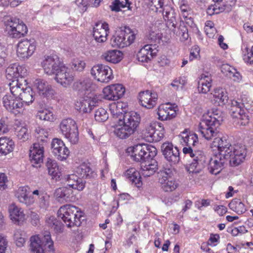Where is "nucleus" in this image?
Segmentation results:
<instances>
[{"label": "nucleus", "mask_w": 253, "mask_h": 253, "mask_svg": "<svg viewBox=\"0 0 253 253\" xmlns=\"http://www.w3.org/2000/svg\"><path fill=\"white\" fill-rule=\"evenodd\" d=\"M212 145L217 148L218 153L210 158L208 163L209 172L216 175L228 164L231 167H236L242 162L247 155L245 145L237 144L232 145L225 137H216Z\"/></svg>", "instance_id": "obj_1"}, {"label": "nucleus", "mask_w": 253, "mask_h": 253, "mask_svg": "<svg viewBox=\"0 0 253 253\" xmlns=\"http://www.w3.org/2000/svg\"><path fill=\"white\" fill-rule=\"evenodd\" d=\"M178 137L181 143L188 146L183 148V153L189 154L193 159L187 168V171L189 173H199L205 167L207 158L203 151L196 148L197 145L199 144L197 135L186 129L178 135Z\"/></svg>", "instance_id": "obj_2"}, {"label": "nucleus", "mask_w": 253, "mask_h": 253, "mask_svg": "<svg viewBox=\"0 0 253 253\" xmlns=\"http://www.w3.org/2000/svg\"><path fill=\"white\" fill-rule=\"evenodd\" d=\"M42 65L44 72L48 75H55L56 81L63 87H67L73 83L74 75L57 55L46 56L42 62Z\"/></svg>", "instance_id": "obj_3"}, {"label": "nucleus", "mask_w": 253, "mask_h": 253, "mask_svg": "<svg viewBox=\"0 0 253 253\" xmlns=\"http://www.w3.org/2000/svg\"><path fill=\"white\" fill-rule=\"evenodd\" d=\"M253 102L246 94H242L237 99L231 101L230 113L233 118L237 119L236 124L245 126L249 122L246 112L253 114Z\"/></svg>", "instance_id": "obj_4"}, {"label": "nucleus", "mask_w": 253, "mask_h": 253, "mask_svg": "<svg viewBox=\"0 0 253 253\" xmlns=\"http://www.w3.org/2000/svg\"><path fill=\"white\" fill-rule=\"evenodd\" d=\"M140 121L139 114L131 111L126 113L123 117V121L114 126V133L120 139H126L133 134L136 130Z\"/></svg>", "instance_id": "obj_5"}, {"label": "nucleus", "mask_w": 253, "mask_h": 253, "mask_svg": "<svg viewBox=\"0 0 253 253\" xmlns=\"http://www.w3.org/2000/svg\"><path fill=\"white\" fill-rule=\"evenodd\" d=\"M66 179L68 182L67 186L56 189L55 192L56 198L60 202H67L72 200V189L82 191L85 187V181L75 174L68 175Z\"/></svg>", "instance_id": "obj_6"}, {"label": "nucleus", "mask_w": 253, "mask_h": 253, "mask_svg": "<svg viewBox=\"0 0 253 253\" xmlns=\"http://www.w3.org/2000/svg\"><path fill=\"white\" fill-rule=\"evenodd\" d=\"M57 214L58 217L61 218L69 228L80 226L82 221L84 219V213L81 210L71 205L61 207L58 211Z\"/></svg>", "instance_id": "obj_7"}, {"label": "nucleus", "mask_w": 253, "mask_h": 253, "mask_svg": "<svg viewBox=\"0 0 253 253\" xmlns=\"http://www.w3.org/2000/svg\"><path fill=\"white\" fill-rule=\"evenodd\" d=\"M222 121V118L218 116V114L204 116L199 125V131L206 139L211 140L216 136L218 133L217 128Z\"/></svg>", "instance_id": "obj_8"}, {"label": "nucleus", "mask_w": 253, "mask_h": 253, "mask_svg": "<svg viewBox=\"0 0 253 253\" xmlns=\"http://www.w3.org/2000/svg\"><path fill=\"white\" fill-rule=\"evenodd\" d=\"M131 151V157L137 162H149L152 160L157 153V150L154 146L147 144H138L128 148Z\"/></svg>", "instance_id": "obj_9"}, {"label": "nucleus", "mask_w": 253, "mask_h": 253, "mask_svg": "<svg viewBox=\"0 0 253 253\" xmlns=\"http://www.w3.org/2000/svg\"><path fill=\"white\" fill-rule=\"evenodd\" d=\"M30 242V250L31 253H44V249H46V247L49 251H54L53 242L48 232H45L42 238L37 235L31 236Z\"/></svg>", "instance_id": "obj_10"}, {"label": "nucleus", "mask_w": 253, "mask_h": 253, "mask_svg": "<svg viewBox=\"0 0 253 253\" xmlns=\"http://www.w3.org/2000/svg\"><path fill=\"white\" fill-rule=\"evenodd\" d=\"M25 84L20 83L19 80H13L9 83L10 90L15 95H17L20 101L29 105L34 100V92L30 87L26 86Z\"/></svg>", "instance_id": "obj_11"}, {"label": "nucleus", "mask_w": 253, "mask_h": 253, "mask_svg": "<svg viewBox=\"0 0 253 253\" xmlns=\"http://www.w3.org/2000/svg\"><path fill=\"white\" fill-rule=\"evenodd\" d=\"M62 134L71 144H75L79 141V131L76 122L68 118L63 119L59 125Z\"/></svg>", "instance_id": "obj_12"}, {"label": "nucleus", "mask_w": 253, "mask_h": 253, "mask_svg": "<svg viewBox=\"0 0 253 253\" xmlns=\"http://www.w3.org/2000/svg\"><path fill=\"white\" fill-rule=\"evenodd\" d=\"M156 18L157 17L154 18L153 17H151V20L149 23H147V37L152 42L159 43L162 37V34L160 29L162 28L163 20L157 19ZM161 19L162 18H161Z\"/></svg>", "instance_id": "obj_13"}, {"label": "nucleus", "mask_w": 253, "mask_h": 253, "mask_svg": "<svg viewBox=\"0 0 253 253\" xmlns=\"http://www.w3.org/2000/svg\"><path fill=\"white\" fill-rule=\"evenodd\" d=\"M90 73L95 80L101 83H107L113 78L111 68L103 64L94 65L91 68Z\"/></svg>", "instance_id": "obj_14"}, {"label": "nucleus", "mask_w": 253, "mask_h": 253, "mask_svg": "<svg viewBox=\"0 0 253 253\" xmlns=\"http://www.w3.org/2000/svg\"><path fill=\"white\" fill-rule=\"evenodd\" d=\"M2 103L4 108L15 115L20 114L23 110V102L17 95L10 92V94L5 95L2 98Z\"/></svg>", "instance_id": "obj_15"}, {"label": "nucleus", "mask_w": 253, "mask_h": 253, "mask_svg": "<svg viewBox=\"0 0 253 253\" xmlns=\"http://www.w3.org/2000/svg\"><path fill=\"white\" fill-rule=\"evenodd\" d=\"M37 44L34 39L23 40L17 45V54L21 59L28 58L34 53Z\"/></svg>", "instance_id": "obj_16"}, {"label": "nucleus", "mask_w": 253, "mask_h": 253, "mask_svg": "<svg viewBox=\"0 0 253 253\" xmlns=\"http://www.w3.org/2000/svg\"><path fill=\"white\" fill-rule=\"evenodd\" d=\"M161 150L165 159L172 164H176L180 161L179 151L177 147L174 146L171 142L164 143Z\"/></svg>", "instance_id": "obj_17"}, {"label": "nucleus", "mask_w": 253, "mask_h": 253, "mask_svg": "<svg viewBox=\"0 0 253 253\" xmlns=\"http://www.w3.org/2000/svg\"><path fill=\"white\" fill-rule=\"evenodd\" d=\"M6 77L9 80H19L20 83L23 81L26 82V80L23 77L27 75V70L24 67L20 66L17 63L10 64L5 70Z\"/></svg>", "instance_id": "obj_18"}, {"label": "nucleus", "mask_w": 253, "mask_h": 253, "mask_svg": "<svg viewBox=\"0 0 253 253\" xmlns=\"http://www.w3.org/2000/svg\"><path fill=\"white\" fill-rule=\"evenodd\" d=\"M103 92L105 99L109 100H117L124 96L125 88L121 84H115L105 87Z\"/></svg>", "instance_id": "obj_19"}, {"label": "nucleus", "mask_w": 253, "mask_h": 253, "mask_svg": "<svg viewBox=\"0 0 253 253\" xmlns=\"http://www.w3.org/2000/svg\"><path fill=\"white\" fill-rule=\"evenodd\" d=\"M53 154L60 161L65 160L69 154V150L63 141L59 138H54L51 144Z\"/></svg>", "instance_id": "obj_20"}, {"label": "nucleus", "mask_w": 253, "mask_h": 253, "mask_svg": "<svg viewBox=\"0 0 253 253\" xmlns=\"http://www.w3.org/2000/svg\"><path fill=\"white\" fill-rule=\"evenodd\" d=\"M98 100L92 94L90 96L86 95L76 103V109L80 113H89L93 107L96 106Z\"/></svg>", "instance_id": "obj_21"}, {"label": "nucleus", "mask_w": 253, "mask_h": 253, "mask_svg": "<svg viewBox=\"0 0 253 253\" xmlns=\"http://www.w3.org/2000/svg\"><path fill=\"white\" fill-rule=\"evenodd\" d=\"M140 104L147 109L153 108L157 104L158 95L155 92L148 90L141 91L138 96Z\"/></svg>", "instance_id": "obj_22"}, {"label": "nucleus", "mask_w": 253, "mask_h": 253, "mask_svg": "<svg viewBox=\"0 0 253 253\" xmlns=\"http://www.w3.org/2000/svg\"><path fill=\"white\" fill-rule=\"evenodd\" d=\"M108 24L105 22H98L95 23L93 29V38L96 42L102 43L107 40Z\"/></svg>", "instance_id": "obj_23"}, {"label": "nucleus", "mask_w": 253, "mask_h": 253, "mask_svg": "<svg viewBox=\"0 0 253 253\" xmlns=\"http://www.w3.org/2000/svg\"><path fill=\"white\" fill-rule=\"evenodd\" d=\"M158 51L156 44H146L137 53V57L140 62H148L156 55Z\"/></svg>", "instance_id": "obj_24"}, {"label": "nucleus", "mask_w": 253, "mask_h": 253, "mask_svg": "<svg viewBox=\"0 0 253 253\" xmlns=\"http://www.w3.org/2000/svg\"><path fill=\"white\" fill-rule=\"evenodd\" d=\"M33 87L37 89L40 95L46 97H52L55 94L51 86L42 79H36L33 82Z\"/></svg>", "instance_id": "obj_25"}, {"label": "nucleus", "mask_w": 253, "mask_h": 253, "mask_svg": "<svg viewBox=\"0 0 253 253\" xmlns=\"http://www.w3.org/2000/svg\"><path fill=\"white\" fill-rule=\"evenodd\" d=\"M110 8L112 11L115 12L122 11L123 9L126 8V10H124V11H129L131 12V13L128 14V15L134 14L137 9L136 5L133 4L129 0H125V1L114 0L110 5Z\"/></svg>", "instance_id": "obj_26"}, {"label": "nucleus", "mask_w": 253, "mask_h": 253, "mask_svg": "<svg viewBox=\"0 0 253 253\" xmlns=\"http://www.w3.org/2000/svg\"><path fill=\"white\" fill-rule=\"evenodd\" d=\"M40 143H34L30 150L29 157L33 164H40L43 162L44 147ZM34 166L33 165H32Z\"/></svg>", "instance_id": "obj_27"}, {"label": "nucleus", "mask_w": 253, "mask_h": 253, "mask_svg": "<svg viewBox=\"0 0 253 253\" xmlns=\"http://www.w3.org/2000/svg\"><path fill=\"white\" fill-rule=\"evenodd\" d=\"M2 21L5 28H16L20 32H22L24 37L27 34L28 28L26 25L16 17H4Z\"/></svg>", "instance_id": "obj_28"}, {"label": "nucleus", "mask_w": 253, "mask_h": 253, "mask_svg": "<svg viewBox=\"0 0 253 253\" xmlns=\"http://www.w3.org/2000/svg\"><path fill=\"white\" fill-rule=\"evenodd\" d=\"M227 4L223 6H219L218 4H214L209 6L207 10V13L209 16L218 14L222 12L226 13L231 10V6L234 5L236 0H224Z\"/></svg>", "instance_id": "obj_29"}, {"label": "nucleus", "mask_w": 253, "mask_h": 253, "mask_svg": "<svg viewBox=\"0 0 253 253\" xmlns=\"http://www.w3.org/2000/svg\"><path fill=\"white\" fill-rule=\"evenodd\" d=\"M30 188L28 186L20 187L17 190L15 196L18 201L27 206L32 205L35 201L34 197L30 195Z\"/></svg>", "instance_id": "obj_30"}, {"label": "nucleus", "mask_w": 253, "mask_h": 253, "mask_svg": "<svg viewBox=\"0 0 253 253\" xmlns=\"http://www.w3.org/2000/svg\"><path fill=\"white\" fill-rule=\"evenodd\" d=\"M74 85L79 90L84 91L86 95L90 96L92 94L93 97H95L93 91L95 90L96 86L91 79L87 78L81 80L76 82Z\"/></svg>", "instance_id": "obj_31"}, {"label": "nucleus", "mask_w": 253, "mask_h": 253, "mask_svg": "<svg viewBox=\"0 0 253 253\" xmlns=\"http://www.w3.org/2000/svg\"><path fill=\"white\" fill-rule=\"evenodd\" d=\"M9 212L10 219L15 224L20 225L25 220L23 211L14 204L9 207Z\"/></svg>", "instance_id": "obj_32"}, {"label": "nucleus", "mask_w": 253, "mask_h": 253, "mask_svg": "<svg viewBox=\"0 0 253 253\" xmlns=\"http://www.w3.org/2000/svg\"><path fill=\"white\" fill-rule=\"evenodd\" d=\"M157 114L159 120L166 121L174 118L176 116V112L171 107H168V104L161 105L158 109Z\"/></svg>", "instance_id": "obj_33"}, {"label": "nucleus", "mask_w": 253, "mask_h": 253, "mask_svg": "<svg viewBox=\"0 0 253 253\" xmlns=\"http://www.w3.org/2000/svg\"><path fill=\"white\" fill-rule=\"evenodd\" d=\"M46 167L49 175L52 179H55L56 181L60 180L61 171L55 160L48 158L46 162Z\"/></svg>", "instance_id": "obj_34"}, {"label": "nucleus", "mask_w": 253, "mask_h": 253, "mask_svg": "<svg viewBox=\"0 0 253 253\" xmlns=\"http://www.w3.org/2000/svg\"><path fill=\"white\" fill-rule=\"evenodd\" d=\"M14 143L12 139L3 137L0 138V155H6L12 152Z\"/></svg>", "instance_id": "obj_35"}, {"label": "nucleus", "mask_w": 253, "mask_h": 253, "mask_svg": "<svg viewBox=\"0 0 253 253\" xmlns=\"http://www.w3.org/2000/svg\"><path fill=\"white\" fill-rule=\"evenodd\" d=\"M125 175L136 187L139 188L141 186L142 183L141 180V173L135 168H132L127 169L125 172Z\"/></svg>", "instance_id": "obj_36"}, {"label": "nucleus", "mask_w": 253, "mask_h": 253, "mask_svg": "<svg viewBox=\"0 0 253 253\" xmlns=\"http://www.w3.org/2000/svg\"><path fill=\"white\" fill-rule=\"evenodd\" d=\"M214 103L218 106H222L227 102L228 97L227 92L222 88L214 89L213 93Z\"/></svg>", "instance_id": "obj_37"}, {"label": "nucleus", "mask_w": 253, "mask_h": 253, "mask_svg": "<svg viewBox=\"0 0 253 253\" xmlns=\"http://www.w3.org/2000/svg\"><path fill=\"white\" fill-rule=\"evenodd\" d=\"M211 86V78L208 76L202 74L198 82V89L199 92L203 93H208L210 91Z\"/></svg>", "instance_id": "obj_38"}, {"label": "nucleus", "mask_w": 253, "mask_h": 253, "mask_svg": "<svg viewBox=\"0 0 253 253\" xmlns=\"http://www.w3.org/2000/svg\"><path fill=\"white\" fill-rule=\"evenodd\" d=\"M122 53L119 50H112L104 53L102 56L106 61L117 63L122 59Z\"/></svg>", "instance_id": "obj_39"}, {"label": "nucleus", "mask_w": 253, "mask_h": 253, "mask_svg": "<svg viewBox=\"0 0 253 253\" xmlns=\"http://www.w3.org/2000/svg\"><path fill=\"white\" fill-rule=\"evenodd\" d=\"M112 45L119 48L126 46L125 40V32L123 30L117 32L111 39Z\"/></svg>", "instance_id": "obj_40"}, {"label": "nucleus", "mask_w": 253, "mask_h": 253, "mask_svg": "<svg viewBox=\"0 0 253 253\" xmlns=\"http://www.w3.org/2000/svg\"><path fill=\"white\" fill-rule=\"evenodd\" d=\"M76 172L83 178H91L95 175L89 165L85 163H83L78 167Z\"/></svg>", "instance_id": "obj_41"}, {"label": "nucleus", "mask_w": 253, "mask_h": 253, "mask_svg": "<svg viewBox=\"0 0 253 253\" xmlns=\"http://www.w3.org/2000/svg\"><path fill=\"white\" fill-rule=\"evenodd\" d=\"M160 123L156 122H152L145 124L144 129L142 130V134L147 141H149V137H151L155 132L156 129V127L157 126L159 127Z\"/></svg>", "instance_id": "obj_42"}, {"label": "nucleus", "mask_w": 253, "mask_h": 253, "mask_svg": "<svg viewBox=\"0 0 253 253\" xmlns=\"http://www.w3.org/2000/svg\"><path fill=\"white\" fill-rule=\"evenodd\" d=\"M162 188L165 192H171L178 187V183L174 179V178H170L169 180L161 179L160 182Z\"/></svg>", "instance_id": "obj_43"}, {"label": "nucleus", "mask_w": 253, "mask_h": 253, "mask_svg": "<svg viewBox=\"0 0 253 253\" xmlns=\"http://www.w3.org/2000/svg\"><path fill=\"white\" fill-rule=\"evenodd\" d=\"M229 208L238 214H242L246 211L245 205L239 199H234L229 204Z\"/></svg>", "instance_id": "obj_44"}, {"label": "nucleus", "mask_w": 253, "mask_h": 253, "mask_svg": "<svg viewBox=\"0 0 253 253\" xmlns=\"http://www.w3.org/2000/svg\"><path fill=\"white\" fill-rule=\"evenodd\" d=\"M48 132L44 128L39 127L36 129L35 136L37 142L46 146L48 141Z\"/></svg>", "instance_id": "obj_45"}, {"label": "nucleus", "mask_w": 253, "mask_h": 253, "mask_svg": "<svg viewBox=\"0 0 253 253\" xmlns=\"http://www.w3.org/2000/svg\"><path fill=\"white\" fill-rule=\"evenodd\" d=\"M47 225L54 229L56 232H62L63 231V224L59 221L54 216H50L46 220Z\"/></svg>", "instance_id": "obj_46"}, {"label": "nucleus", "mask_w": 253, "mask_h": 253, "mask_svg": "<svg viewBox=\"0 0 253 253\" xmlns=\"http://www.w3.org/2000/svg\"><path fill=\"white\" fill-rule=\"evenodd\" d=\"M26 235L25 232L21 230H16L14 234V239L16 246L18 247H22L26 242Z\"/></svg>", "instance_id": "obj_47"}, {"label": "nucleus", "mask_w": 253, "mask_h": 253, "mask_svg": "<svg viewBox=\"0 0 253 253\" xmlns=\"http://www.w3.org/2000/svg\"><path fill=\"white\" fill-rule=\"evenodd\" d=\"M124 32H125V40L126 46L132 43L137 35V31L132 30L128 27H125Z\"/></svg>", "instance_id": "obj_48"}, {"label": "nucleus", "mask_w": 253, "mask_h": 253, "mask_svg": "<svg viewBox=\"0 0 253 253\" xmlns=\"http://www.w3.org/2000/svg\"><path fill=\"white\" fill-rule=\"evenodd\" d=\"M159 130L156 129L155 132L151 137L149 138L150 142H157L160 141L164 136L165 130L162 123L159 124Z\"/></svg>", "instance_id": "obj_49"}, {"label": "nucleus", "mask_w": 253, "mask_h": 253, "mask_svg": "<svg viewBox=\"0 0 253 253\" xmlns=\"http://www.w3.org/2000/svg\"><path fill=\"white\" fill-rule=\"evenodd\" d=\"M36 117L41 120L50 122L54 120L52 112L48 109L39 110L37 113Z\"/></svg>", "instance_id": "obj_50"}, {"label": "nucleus", "mask_w": 253, "mask_h": 253, "mask_svg": "<svg viewBox=\"0 0 253 253\" xmlns=\"http://www.w3.org/2000/svg\"><path fill=\"white\" fill-rule=\"evenodd\" d=\"M108 114L104 108H99L95 111L94 118L96 121L104 122L108 120Z\"/></svg>", "instance_id": "obj_51"}, {"label": "nucleus", "mask_w": 253, "mask_h": 253, "mask_svg": "<svg viewBox=\"0 0 253 253\" xmlns=\"http://www.w3.org/2000/svg\"><path fill=\"white\" fill-rule=\"evenodd\" d=\"M175 170L172 168H166L159 173V182L161 181V179L169 180L170 178H173Z\"/></svg>", "instance_id": "obj_52"}, {"label": "nucleus", "mask_w": 253, "mask_h": 253, "mask_svg": "<svg viewBox=\"0 0 253 253\" xmlns=\"http://www.w3.org/2000/svg\"><path fill=\"white\" fill-rule=\"evenodd\" d=\"M186 84V81L185 80L180 78L173 80L171 84V85L174 87L175 90H179L182 89Z\"/></svg>", "instance_id": "obj_53"}, {"label": "nucleus", "mask_w": 253, "mask_h": 253, "mask_svg": "<svg viewBox=\"0 0 253 253\" xmlns=\"http://www.w3.org/2000/svg\"><path fill=\"white\" fill-rule=\"evenodd\" d=\"M165 21L166 26L170 30L173 29L176 27L177 22L175 17H163Z\"/></svg>", "instance_id": "obj_54"}, {"label": "nucleus", "mask_w": 253, "mask_h": 253, "mask_svg": "<svg viewBox=\"0 0 253 253\" xmlns=\"http://www.w3.org/2000/svg\"><path fill=\"white\" fill-rule=\"evenodd\" d=\"M9 37L12 38L19 39L24 37L22 32H20L16 28H5Z\"/></svg>", "instance_id": "obj_55"}, {"label": "nucleus", "mask_w": 253, "mask_h": 253, "mask_svg": "<svg viewBox=\"0 0 253 253\" xmlns=\"http://www.w3.org/2000/svg\"><path fill=\"white\" fill-rule=\"evenodd\" d=\"M213 26V23L211 21H208L205 23V31L210 38L213 36V32L215 31Z\"/></svg>", "instance_id": "obj_56"}, {"label": "nucleus", "mask_w": 253, "mask_h": 253, "mask_svg": "<svg viewBox=\"0 0 253 253\" xmlns=\"http://www.w3.org/2000/svg\"><path fill=\"white\" fill-rule=\"evenodd\" d=\"M115 106V103H113L109 105V111L114 118H118L120 122H122V112L117 111Z\"/></svg>", "instance_id": "obj_57"}, {"label": "nucleus", "mask_w": 253, "mask_h": 253, "mask_svg": "<svg viewBox=\"0 0 253 253\" xmlns=\"http://www.w3.org/2000/svg\"><path fill=\"white\" fill-rule=\"evenodd\" d=\"M200 49L199 46L197 45L193 46L190 50L189 60L192 61L195 59L198 58L200 56Z\"/></svg>", "instance_id": "obj_58"}, {"label": "nucleus", "mask_w": 253, "mask_h": 253, "mask_svg": "<svg viewBox=\"0 0 253 253\" xmlns=\"http://www.w3.org/2000/svg\"><path fill=\"white\" fill-rule=\"evenodd\" d=\"M48 197L46 194L44 193L38 199V204L41 208L46 209L48 206Z\"/></svg>", "instance_id": "obj_59"}, {"label": "nucleus", "mask_w": 253, "mask_h": 253, "mask_svg": "<svg viewBox=\"0 0 253 253\" xmlns=\"http://www.w3.org/2000/svg\"><path fill=\"white\" fill-rule=\"evenodd\" d=\"M76 4L78 6L79 10L83 13L87 10L88 2L86 0H76Z\"/></svg>", "instance_id": "obj_60"}, {"label": "nucleus", "mask_w": 253, "mask_h": 253, "mask_svg": "<svg viewBox=\"0 0 253 253\" xmlns=\"http://www.w3.org/2000/svg\"><path fill=\"white\" fill-rule=\"evenodd\" d=\"M85 64L84 61H75L72 63V68L73 70L82 71L84 68Z\"/></svg>", "instance_id": "obj_61"}, {"label": "nucleus", "mask_w": 253, "mask_h": 253, "mask_svg": "<svg viewBox=\"0 0 253 253\" xmlns=\"http://www.w3.org/2000/svg\"><path fill=\"white\" fill-rule=\"evenodd\" d=\"M150 160L151 161V163L148 165H145L144 167L147 168V169L150 170V173L154 174L158 169V163L153 159Z\"/></svg>", "instance_id": "obj_62"}, {"label": "nucleus", "mask_w": 253, "mask_h": 253, "mask_svg": "<svg viewBox=\"0 0 253 253\" xmlns=\"http://www.w3.org/2000/svg\"><path fill=\"white\" fill-rule=\"evenodd\" d=\"M28 129L26 127H21L17 132V136L20 139L23 140H26L28 138Z\"/></svg>", "instance_id": "obj_63"}, {"label": "nucleus", "mask_w": 253, "mask_h": 253, "mask_svg": "<svg viewBox=\"0 0 253 253\" xmlns=\"http://www.w3.org/2000/svg\"><path fill=\"white\" fill-rule=\"evenodd\" d=\"M221 71L226 76L231 78V74L234 72V68L228 64H224L221 67Z\"/></svg>", "instance_id": "obj_64"}]
</instances>
